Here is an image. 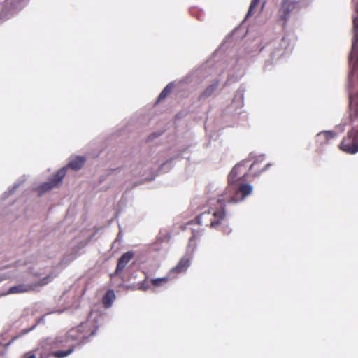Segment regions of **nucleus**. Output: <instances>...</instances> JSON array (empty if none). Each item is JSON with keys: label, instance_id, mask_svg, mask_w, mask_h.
<instances>
[{"label": "nucleus", "instance_id": "16", "mask_svg": "<svg viewBox=\"0 0 358 358\" xmlns=\"http://www.w3.org/2000/svg\"><path fill=\"white\" fill-rule=\"evenodd\" d=\"M219 85L218 80H215L211 85L208 86L203 92L201 95V98H208L213 94L215 90L217 89Z\"/></svg>", "mask_w": 358, "mask_h": 358}, {"label": "nucleus", "instance_id": "4", "mask_svg": "<svg viewBox=\"0 0 358 358\" xmlns=\"http://www.w3.org/2000/svg\"><path fill=\"white\" fill-rule=\"evenodd\" d=\"M196 248V236L193 235L189 238L185 255L181 258L178 264L171 271V273L176 272L180 273L186 271L190 266L191 259Z\"/></svg>", "mask_w": 358, "mask_h": 358}, {"label": "nucleus", "instance_id": "9", "mask_svg": "<svg viewBox=\"0 0 358 358\" xmlns=\"http://www.w3.org/2000/svg\"><path fill=\"white\" fill-rule=\"evenodd\" d=\"M24 0H0V16L5 17L17 9Z\"/></svg>", "mask_w": 358, "mask_h": 358}, {"label": "nucleus", "instance_id": "7", "mask_svg": "<svg viewBox=\"0 0 358 358\" xmlns=\"http://www.w3.org/2000/svg\"><path fill=\"white\" fill-rule=\"evenodd\" d=\"M341 149L347 154L354 155L358 152V132L351 131L348 136L343 138L340 146Z\"/></svg>", "mask_w": 358, "mask_h": 358}, {"label": "nucleus", "instance_id": "11", "mask_svg": "<svg viewBox=\"0 0 358 358\" xmlns=\"http://www.w3.org/2000/svg\"><path fill=\"white\" fill-rule=\"evenodd\" d=\"M262 160L260 158H257L251 164H250V170L254 176L259 175L262 171L267 169L270 164H266L264 166V168H261Z\"/></svg>", "mask_w": 358, "mask_h": 358}, {"label": "nucleus", "instance_id": "17", "mask_svg": "<svg viewBox=\"0 0 358 358\" xmlns=\"http://www.w3.org/2000/svg\"><path fill=\"white\" fill-rule=\"evenodd\" d=\"M85 158H75L74 160L69 163V168L73 170L80 169L85 162Z\"/></svg>", "mask_w": 358, "mask_h": 358}, {"label": "nucleus", "instance_id": "2", "mask_svg": "<svg viewBox=\"0 0 358 358\" xmlns=\"http://www.w3.org/2000/svg\"><path fill=\"white\" fill-rule=\"evenodd\" d=\"M355 5L353 16L354 37L352 50L349 55L351 71L348 77L350 108L355 114L358 113V0H352Z\"/></svg>", "mask_w": 358, "mask_h": 358}, {"label": "nucleus", "instance_id": "27", "mask_svg": "<svg viewBox=\"0 0 358 358\" xmlns=\"http://www.w3.org/2000/svg\"><path fill=\"white\" fill-rule=\"evenodd\" d=\"M152 135H153V136H156V135H155V133H153V134H152ZM157 136H159V134H158V135H157Z\"/></svg>", "mask_w": 358, "mask_h": 358}, {"label": "nucleus", "instance_id": "26", "mask_svg": "<svg viewBox=\"0 0 358 358\" xmlns=\"http://www.w3.org/2000/svg\"><path fill=\"white\" fill-rule=\"evenodd\" d=\"M73 351V349H71L69 346V350H68V352H69V355Z\"/></svg>", "mask_w": 358, "mask_h": 358}, {"label": "nucleus", "instance_id": "24", "mask_svg": "<svg viewBox=\"0 0 358 358\" xmlns=\"http://www.w3.org/2000/svg\"><path fill=\"white\" fill-rule=\"evenodd\" d=\"M238 99V106H241L243 105V94L241 91L238 90L235 96V99Z\"/></svg>", "mask_w": 358, "mask_h": 358}, {"label": "nucleus", "instance_id": "1", "mask_svg": "<svg viewBox=\"0 0 358 358\" xmlns=\"http://www.w3.org/2000/svg\"><path fill=\"white\" fill-rule=\"evenodd\" d=\"M245 163L246 162L243 161L234 166L228 176V187L217 199L209 201L208 211L203 212L197 217L199 224L217 228L224 221L226 203H237L252 194V186L243 181V177L246 174Z\"/></svg>", "mask_w": 358, "mask_h": 358}, {"label": "nucleus", "instance_id": "12", "mask_svg": "<svg viewBox=\"0 0 358 358\" xmlns=\"http://www.w3.org/2000/svg\"><path fill=\"white\" fill-rule=\"evenodd\" d=\"M337 135L333 131H323L317 135L316 141L322 144L327 143L329 139L334 138Z\"/></svg>", "mask_w": 358, "mask_h": 358}, {"label": "nucleus", "instance_id": "14", "mask_svg": "<svg viewBox=\"0 0 358 358\" xmlns=\"http://www.w3.org/2000/svg\"><path fill=\"white\" fill-rule=\"evenodd\" d=\"M43 346L46 347L50 345V350H56L57 348H63L66 346V342L64 341H62L59 338H56L51 343H48L47 341H45L43 343Z\"/></svg>", "mask_w": 358, "mask_h": 358}, {"label": "nucleus", "instance_id": "21", "mask_svg": "<svg viewBox=\"0 0 358 358\" xmlns=\"http://www.w3.org/2000/svg\"><path fill=\"white\" fill-rule=\"evenodd\" d=\"M172 88V85L170 83L165 88L162 90V92L160 93L158 100H162L164 98L166 97V96L170 93Z\"/></svg>", "mask_w": 358, "mask_h": 358}, {"label": "nucleus", "instance_id": "19", "mask_svg": "<svg viewBox=\"0 0 358 358\" xmlns=\"http://www.w3.org/2000/svg\"><path fill=\"white\" fill-rule=\"evenodd\" d=\"M169 280V278L164 277V278H154L152 279L151 283L155 286V287H159L163 285L164 284L166 283Z\"/></svg>", "mask_w": 358, "mask_h": 358}, {"label": "nucleus", "instance_id": "20", "mask_svg": "<svg viewBox=\"0 0 358 358\" xmlns=\"http://www.w3.org/2000/svg\"><path fill=\"white\" fill-rule=\"evenodd\" d=\"M172 166V160L171 159L166 160L164 162L161 166L159 167V171L161 173L166 172L171 169Z\"/></svg>", "mask_w": 358, "mask_h": 358}, {"label": "nucleus", "instance_id": "5", "mask_svg": "<svg viewBox=\"0 0 358 358\" xmlns=\"http://www.w3.org/2000/svg\"><path fill=\"white\" fill-rule=\"evenodd\" d=\"M53 277L48 275L34 284H20L10 287L8 294H20L34 291L38 287L44 286L52 281Z\"/></svg>", "mask_w": 358, "mask_h": 358}, {"label": "nucleus", "instance_id": "22", "mask_svg": "<svg viewBox=\"0 0 358 358\" xmlns=\"http://www.w3.org/2000/svg\"><path fill=\"white\" fill-rule=\"evenodd\" d=\"M259 1L260 0H252L246 17H249L250 15H252L253 10L257 7V6L259 4Z\"/></svg>", "mask_w": 358, "mask_h": 358}, {"label": "nucleus", "instance_id": "8", "mask_svg": "<svg viewBox=\"0 0 358 358\" xmlns=\"http://www.w3.org/2000/svg\"><path fill=\"white\" fill-rule=\"evenodd\" d=\"M300 1L301 0H284L278 11L279 19L285 23L290 15L299 9Z\"/></svg>", "mask_w": 358, "mask_h": 358}, {"label": "nucleus", "instance_id": "25", "mask_svg": "<svg viewBox=\"0 0 358 358\" xmlns=\"http://www.w3.org/2000/svg\"><path fill=\"white\" fill-rule=\"evenodd\" d=\"M24 358H36V355L33 352H28L24 354Z\"/></svg>", "mask_w": 358, "mask_h": 358}, {"label": "nucleus", "instance_id": "15", "mask_svg": "<svg viewBox=\"0 0 358 358\" xmlns=\"http://www.w3.org/2000/svg\"><path fill=\"white\" fill-rule=\"evenodd\" d=\"M87 241L86 240V238H81L79 240H73L71 241V245L72 247H74V245H76V244H78V249H76V252L73 253V254H69V259L71 258V259H74L77 256V254L78 252V250L81 248H83L86 244H87Z\"/></svg>", "mask_w": 358, "mask_h": 358}, {"label": "nucleus", "instance_id": "13", "mask_svg": "<svg viewBox=\"0 0 358 358\" xmlns=\"http://www.w3.org/2000/svg\"><path fill=\"white\" fill-rule=\"evenodd\" d=\"M115 299V294L113 290H108L102 299V303L105 308H110Z\"/></svg>", "mask_w": 358, "mask_h": 358}, {"label": "nucleus", "instance_id": "3", "mask_svg": "<svg viewBox=\"0 0 358 358\" xmlns=\"http://www.w3.org/2000/svg\"><path fill=\"white\" fill-rule=\"evenodd\" d=\"M101 316L97 313L92 312L86 322L69 331V342L71 339L78 343H83L89 336H93L98 328L97 324Z\"/></svg>", "mask_w": 358, "mask_h": 358}, {"label": "nucleus", "instance_id": "6", "mask_svg": "<svg viewBox=\"0 0 358 358\" xmlns=\"http://www.w3.org/2000/svg\"><path fill=\"white\" fill-rule=\"evenodd\" d=\"M66 175V166L59 170L52 178H50L49 181L45 182L40 185L36 190L38 192L39 196L51 190L55 187H59L62 182L63 178Z\"/></svg>", "mask_w": 358, "mask_h": 358}, {"label": "nucleus", "instance_id": "23", "mask_svg": "<svg viewBox=\"0 0 358 358\" xmlns=\"http://www.w3.org/2000/svg\"><path fill=\"white\" fill-rule=\"evenodd\" d=\"M150 287V282L145 279L140 283L138 289L142 291H146Z\"/></svg>", "mask_w": 358, "mask_h": 358}, {"label": "nucleus", "instance_id": "18", "mask_svg": "<svg viewBox=\"0 0 358 358\" xmlns=\"http://www.w3.org/2000/svg\"><path fill=\"white\" fill-rule=\"evenodd\" d=\"M48 355L53 356L55 358H64L67 356V350H50V353Z\"/></svg>", "mask_w": 358, "mask_h": 358}, {"label": "nucleus", "instance_id": "10", "mask_svg": "<svg viewBox=\"0 0 358 358\" xmlns=\"http://www.w3.org/2000/svg\"><path fill=\"white\" fill-rule=\"evenodd\" d=\"M134 256V253L131 251H129L124 253L119 258L115 271L114 274H111V277H113L114 275H117L121 271H122L125 268L127 264L131 260Z\"/></svg>", "mask_w": 358, "mask_h": 358}]
</instances>
